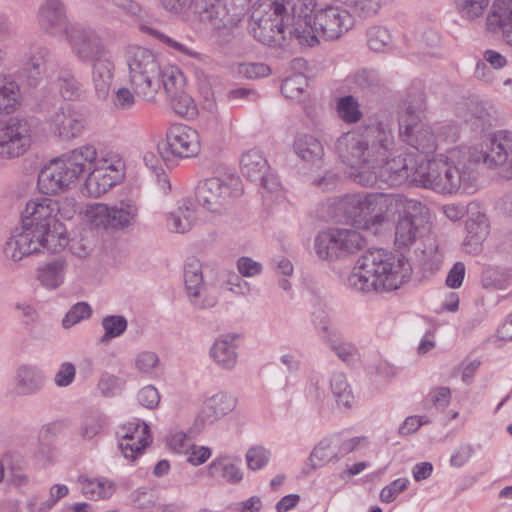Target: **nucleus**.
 <instances>
[{
    "mask_svg": "<svg viewBox=\"0 0 512 512\" xmlns=\"http://www.w3.org/2000/svg\"><path fill=\"white\" fill-rule=\"evenodd\" d=\"M480 162L488 168H502V176L512 179V133L496 132L485 151H452L445 160H429L418 167L414 185L442 194H452L460 188L468 192L477 178L476 168Z\"/></svg>",
    "mask_w": 512,
    "mask_h": 512,
    "instance_id": "1",
    "label": "nucleus"
},
{
    "mask_svg": "<svg viewBox=\"0 0 512 512\" xmlns=\"http://www.w3.org/2000/svg\"><path fill=\"white\" fill-rule=\"evenodd\" d=\"M57 203L47 197L29 200L22 213V225L12 232L4 254L13 261L42 251L57 252L66 244L64 226L56 219Z\"/></svg>",
    "mask_w": 512,
    "mask_h": 512,
    "instance_id": "2",
    "label": "nucleus"
},
{
    "mask_svg": "<svg viewBox=\"0 0 512 512\" xmlns=\"http://www.w3.org/2000/svg\"><path fill=\"white\" fill-rule=\"evenodd\" d=\"M395 146L392 130L378 123L342 134L336 142V151L344 164L358 170L356 182L374 186L377 184L376 166L392 155Z\"/></svg>",
    "mask_w": 512,
    "mask_h": 512,
    "instance_id": "3",
    "label": "nucleus"
},
{
    "mask_svg": "<svg viewBox=\"0 0 512 512\" xmlns=\"http://www.w3.org/2000/svg\"><path fill=\"white\" fill-rule=\"evenodd\" d=\"M411 271V265L402 255L395 256L384 249L368 250L357 260L348 284L361 292L391 291L405 283Z\"/></svg>",
    "mask_w": 512,
    "mask_h": 512,
    "instance_id": "4",
    "label": "nucleus"
},
{
    "mask_svg": "<svg viewBox=\"0 0 512 512\" xmlns=\"http://www.w3.org/2000/svg\"><path fill=\"white\" fill-rule=\"evenodd\" d=\"M96 156V149L85 145L53 159L38 175L39 190L46 195L66 190L86 171L92 169Z\"/></svg>",
    "mask_w": 512,
    "mask_h": 512,
    "instance_id": "5",
    "label": "nucleus"
},
{
    "mask_svg": "<svg viewBox=\"0 0 512 512\" xmlns=\"http://www.w3.org/2000/svg\"><path fill=\"white\" fill-rule=\"evenodd\" d=\"M290 0H262L253 5L249 29L254 38L269 46H282L286 40L284 17Z\"/></svg>",
    "mask_w": 512,
    "mask_h": 512,
    "instance_id": "6",
    "label": "nucleus"
},
{
    "mask_svg": "<svg viewBox=\"0 0 512 512\" xmlns=\"http://www.w3.org/2000/svg\"><path fill=\"white\" fill-rule=\"evenodd\" d=\"M425 109L422 93L409 95L404 101V112L399 118V137L423 154L437 148L436 137L429 126L419 123V114Z\"/></svg>",
    "mask_w": 512,
    "mask_h": 512,
    "instance_id": "7",
    "label": "nucleus"
},
{
    "mask_svg": "<svg viewBox=\"0 0 512 512\" xmlns=\"http://www.w3.org/2000/svg\"><path fill=\"white\" fill-rule=\"evenodd\" d=\"M129 81L134 92L152 100L160 90L161 66L156 55L143 47H132L128 56Z\"/></svg>",
    "mask_w": 512,
    "mask_h": 512,
    "instance_id": "8",
    "label": "nucleus"
},
{
    "mask_svg": "<svg viewBox=\"0 0 512 512\" xmlns=\"http://www.w3.org/2000/svg\"><path fill=\"white\" fill-rule=\"evenodd\" d=\"M365 246V238L354 228L326 229L318 233L314 242L318 257L327 261L346 258L362 250Z\"/></svg>",
    "mask_w": 512,
    "mask_h": 512,
    "instance_id": "9",
    "label": "nucleus"
},
{
    "mask_svg": "<svg viewBox=\"0 0 512 512\" xmlns=\"http://www.w3.org/2000/svg\"><path fill=\"white\" fill-rule=\"evenodd\" d=\"M32 144V128L24 118L0 121V159L11 160L24 155Z\"/></svg>",
    "mask_w": 512,
    "mask_h": 512,
    "instance_id": "10",
    "label": "nucleus"
},
{
    "mask_svg": "<svg viewBox=\"0 0 512 512\" xmlns=\"http://www.w3.org/2000/svg\"><path fill=\"white\" fill-rule=\"evenodd\" d=\"M201 148L198 132L186 125H173L165 141L159 143L158 151L164 161L173 158H191L199 154Z\"/></svg>",
    "mask_w": 512,
    "mask_h": 512,
    "instance_id": "11",
    "label": "nucleus"
},
{
    "mask_svg": "<svg viewBox=\"0 0 512 512\" xmlns=\"http://www.w3.org/2000/svg\"><path fill=\"white\" fill-rule=\"evenodd\" d=\"M66 39L81 62L92 63L110 55L103 39L90 28L71 26L70 31H66Z\"/></svg>",
    "mask_w": 512,
    "mask_h": 512,
    "instance_id": "12",
    "label": "nucleus"
},
{
    "mask_svg": "<svg viewBox=\"0 0 512 512\" xmlns=\"http://www.w3.org/2000/svg\"><path fill=\"white\" fill-rule=\"evenodd\" d=\"M430 212L424 204H412L408 214L399 218L395 231V244L398 247H409L430 229Z\"/></svg>",
    "mask_w": 512,
    "mask_h": 512,
    "instance_id": "13",
    "label": "nucleus"
},
{
    "mask_svg": "<svg viewBox=\"0 0 512 512\" xmlns=\"http://www.w3.org/2000/svg\"><path fill=\"white\" fill-rule=\"evenodd\" d=\"M91 224L97 228L120 229L131 224L137 215V207L131 203L121 202L119 206L109 207L98 203L90 207Z\"/></svg>",
    "mask_w": 512,
    "mask_h": 512,
    "instance_id": "14",
    "label": "nucleus"
},
{
    "mask_svg": "<svg viewBox=\"0 0 512 512\" xmlns=\"http://www.w3.org/2000/svg\"><path fill=\"white\" fill-rule=\"evenodd\" d=\"M313 24L319 36L325 40H335L348 31L353 23L348 11L336 6H328L315 11Z\"/></svg>",
    "mask_w": 512,
    "mask_h": 512,
    "instance_id": "15",
    "label": "nucleus"
},
{
    "mask_svg": "<svg viewBox=\"0 0 512 512\" xmlns=\"http://www.w3.org/2000/svg\"><path fill=\"white\" fill-rule=\"evenodd\" d=\"M190 10L198 15L201 22L209 24L213 29H230L238 18L231 14L223 0H191Z\"/></svg>",
    "mask_w": 512,
    "mask_h": 512,
    "instance_id": "16",
    "label": "nucleus"
},
{
    "mask_svg": "<svg viewBox=\"0 0 512 512\" xmlns=\"http://www.w3.org/2000/svg\"><path fill=\"white\" fill-rule=\"evenodd\" d=\"M53 54L49 47L43 44H34L30 47L24 64V73L27 84L38 87L45 78L51 77Z\"/></svg>",
    "mask_w": 512,
    "mask_h": 512,
    "instance_id": "17",
    "label": "nucleus"
},
{
    "mask_svg": "<svg viewBox=\"0 0 512 512\" xmlns=\"http://www.w3.org/2000/svg\"><path fill=\"white\" fill-rule=\"evenodd\" d=\"M242 175L252 182H259L260 186L269 192L278 189L279 183L270 174L266 158L259 150L252 149L242 154L241 161Z\"/></svg>",
    "mask_w": 512,
    "mask_h": 512,
    "instance_id": "18",
    "label": "nucleus"
},
{
    "mask_svg": "<svg viewBox=\"0 0 512 512\" xmlns=\"http://www.w3.org/2000/svg\"><path fill=\"white\" fill-rule=\"evenodd\" d=\"M458 115L462 117L470 128L482 133L497 123V113L493 105L486 101L472 98L461 104L458 108Z\"/></svg>",
    "mask_w": 512,
    "mask_h": 512,
    "instance_id": "19",
    "label": "nucleus"
},
{
    "mask_svg": "<svg viewBox=\"0 0 512 512\" xmlns=\"http://www.w3.org/2000/svg\"><path fill=\"white\" fill-rule=\"evenodd\" d=\"M377 178L380 177L383 182L390 186H399L403 184H414V178L418 167L412 159L407 162L406 158L401 156L388 161V158L376 166Z\"/></svg>",
    "mask_w": 512,
    "mask_h": 512,
    "instance_id": "20",
    "label": "nucleus"
},
{
    "mask_svg": "<svg viewBox=\"0 0 512 512\" xmlns=\"http://www.w3.org/2000/svg\"><path fill=\"white\" fill-rule=\"evenodd\" d=\"M118 434L121 437L119 448L125 458L134 460L149 444V426L139 420L124 424Z\"/></svg>",
    "mask_w": 512,
    "mask_h": 512,
    "instance_id": "21",
    "label": "nucleus"
},
{
    "mask_svg": "<svg viewBox=\"0 0 512 512\" xmlns=\"http://www.w3.org/2000/svg\"><path fill=\"white\" fill-rule=\"evenodd\" d=\"M40 28L49 35H56L70 31L66 7L61 0H45L38 11Z\"/></svg>",
    "mask_w": 512,
    "mask_h": 512,
    "instance_id": "22",
    "label": "nucleus"
},
{
    "mask_svg": "<svg viewBox=\"0 0 512 512\" xmlns=\"http://www.w3.org/2000/svg\"><path fill=\"white\" fill-rule=\"evenodd\" d=\"M230 193L229 186L221 178L213 177L198 184L196 200L206 210L219 212Z\"/></svg>",
    "mask_w": 512,
    "mask_h": 512,
    "instance_id": "23",
    "label": "nucleus"
},
{
    "mask_svg": "<svg viewBox=\"0 0 512 512\" xmlns=\"http://www.w3.org/2000/svg\"><path fill=\"white\" fill-rule=\"evenodd\" d=\"M55 133L62 139L69 140L79 136L85 127L84 115L67 105L59 108L50 118Z\"/></svg>",
    "mask_w": 512,
    "mask_h": 512,
    "instance_id": "24",
    "label": "nucleus"
},
{
    "mask_svg": "<svg viewBox=\"0 0 512 512\" xmlns=\"http://www.w3.org/2000/svg\"><path fill=\"white\" fill-rule=\"evenodd\" d=\"M486 29L503 42L512 30V0H496L486 17Z\"/></svg>",
    "mask_w": 512,
    "mask_h": 512,
    "instance_id": "25",
    "label": "nucleus"
},
{
    "mask_svg": "<svg viewBox=\"0 0 512 512\" xmlns=\"http://www.w3.org/2000/svg\"><path fill=\"white\" fill-rule=\"evenodd\" d=\"M184 282L188 296L195 307L207 309L215 306L216 299L214 297H206L201 302L198 301L205 288L201 265L198 260L194 259L186 264Z\"/></svg>",
    "mask_w": 512,
    "mask_h": 512,
    "instance_id": "26",
    "label": "nucleus"
},
{
    "mask_svg": "<svg viewBox=\"0 0 512 512\" xmlns=\"http://www.w3.org/2000/svg\"><path fill=\"white\" fill-rule=\"evenodd\" d=\"M122 167L123 163L120 160L114 163H108V161L105 160L103 166L88 170V175L85 180V186L88 192L93 196H100L106 193L116 183L115 178L111 176L108 171L118 172Z\"/></svg>",
    "mask_w": 512,
    "mask_h": 512,
    "instance_id": "27",
    "label": "nucleus"
},
{
    "mask_svg": "<svg viewBox=\"0 0 512 512\" xmlns=\"http://www.w3.org/2000/svg\"><path fill=\"white\" fill-rule=\"evenodd\" d=\"M115 65L110 55L92 62L91 83L99 99H106L114 79Z\"/></svg>",
    "mask_w": 512,
    "mask_h": 512,
    "instance_id": "28",
    "label": "nucleus"
},
{
    "mask_svg": "<svg viewBox=\"0 0 512 512\" xmlns=\"http://www.w3.org/2000/svg\"><path fill=\"white\" fill-rule=\"evenodd\" d=\"M361 219L365 220L364 228L377 233L378 227L384 224L381 208V193L361 194Z\"/></svg>",
    "mask_w": 512,
    "mask_h": 512,
    "instance_id": "29",
    "label": "nucleus"
},
{
    "mask_svg": "<svg viewBox=\"0 0 512 512\" xmlns=\"http://www.w3.org/2000/svg\"><path fill=\"white\" fill-rule=\"evenodd\" d=\"M15 381V393L20 396L35 394L43 387V376L29 365H22L17 369Z\"/></svg>",
    "mask_w": 512,
    "mask_h": 512,
    "instance_id": "30",
    "label": "nucleus"
},
{
    "mask_svg": "<svg viewBox=\"0 0 512 512\" xmlns=\"http://www.w3.org/2000/svg\"><path fill=\"white\" fill-rule=\"evenodd\" d=\"M235 407V400L224 393H218L210 397L201 411L202 422L214 423L221 417L231 412Z\"/></svg>",
    "mask_w": 512,
    "mask_h": 512,
    "instance_id": "31",
    "label": "nucleus"
},
{
    "mask_svg": "<svg viewBox=\"0 0 512 512\" xmlns=\"http://www.w3.org/2000/svg\"><path fill=\"white\" fill-rule=\"evenodd\" d=\"M236 338L237 335H223L214 342L210 350L212 358L223 368L230 369L236 364L237 353L233 344Z\"/></svg>",
    "mask_w": 512,
    "mask_h": 512,
    "instance_id": "32",
    "label": "nucleus"
},
{
    "mask_svg": "<svg viewBox=\"0 0 512 512\" xmlns=\"http://www.w3.org/2000/svg\"><path fill=\"white\" fill-rule=\"evenodd\" d=\"M294 151L304 161L317 162L324 155V147L320 140L310 134L300 133L294 140Z\"/></svg>",
    "mask_w": 512,
    "mask_h": 512,
    "instance_id": "33",
    "label": "nucleus"
},
{
    "mask_svg": "<svg viewBox=\"0 0 512 512\" xmlns=\"http://www.w3.org/2000/svg\"><path fill=\"white\" fill-rule=\"evenodd\" d=\"M66 267L64 259H55L37 269V279L44 287L55 289L63 283Z\"/></svg>",
    "mask_w": 512,
    "mask_h": 512,
    "instance_id": "34",
    "label": "nucleus"
},
{
    "mask_svg": "<svg viewBox=\"0 0 512 512\" xmlns=\"http://www.w3.org/2000/svg\"><path fill=\"white\" fill-rule=\"evenodd\" d=\"M412 204L422 203L415 199H408L400 194L381 193V208L384 223L389 222L390 218L396 214L399 215V218L408 214V207Z\"/></svg>",
    "mask_w": 512,
    "mask_h": 512,
    "instance_id": "35",
    "label": "nucleus"
},
{
    "mask_svg": "<svg viewBox=\"0 0 512 512\" xmlns=\"http://www.w3.org/2000/svg\"><path fill=\"white\" fill-rule=\"evenodd\" d=\"M196 219L194 206L191 200H184L183 204L176 211L170 213L167 219V226L176 233L189 231Z\"/></svg>",
    "mask_w": 512,
    "mask_h": 512,
    "instance_id": "36",
    "label": "nucleus"
},
{
    "mask_svg": "<svg viewBox=\"0 0 512 512\" xmlns=\"http://www.w3.org/2000/svg\"><path fill=\"white\" fill-rule=\"evenodd\" d=\"M186 78L176 66L165 65L161 70L160 88L163 87L168 97H175L185 90Z\"/></svg>",
    "mask_w": 512,
    "mask_h": 512,
    "instance_id": "37",
    "label": "nucleus"
},
{
    "mask_svg": "<svg viewBox=\"0 0 512 512\" xmlns=\"http://www.w3.org/2000/svg\"><path fill=\"white\" fill-rule=\"evenodd\" d=\"M361 194H348L339 198L335 202V211L339 221H353L357 222L358 218L361 219Z\"/></svg>",
    "mask_w": 512,
    "mask_h": 512,
    "instance_id": "38",
    "label": "nucleus"
},
{
    "mask_svg": "<svg viewBox=\"0 0 512 512\" xmlns=\"http://www.w3.org/2000/svg\"><path fill=\"white\" fill-rule=\"evenodd\" d=\"M69 251L79 259H85L91 255L95 247L94 235L90 229H84L74 235L70 240L65 238Z\"/></svg>",
    "mask_w": 512,
    "mask_h": 512,
    "instance_id": "39",
    "label": "nucleus"
},
{
    "mask_svg": "<svg viewBox=\"0 0 512 512\" xmlns=\"http://www.w3.org/2000/svg\"><path fill=\"white\" fill-rule=\"evenodd\" d=\"M20 104V89L16 82L0 81V113L11 114Z\"/></svg>",
    "mask_w": 512,
    "mask_h": 512,
    "instance_id": "40",
    "label": "nucleus"
},
{
    "mask_svg": "<svg viewBox=\"0 0 512 512\" xmlns=\"http://www.w3.org/2000/svg\"><path fill=\"white\" fill-rule=\"evenodd\" d=\"M210 477L222 478L231 484L239 483L243 474L240 469L226 459H218L213 461L207 470Z\"/></svg>",
    "mask_w": 512,
    "mask_h": 512,
    "instance_id": "41",
    "label": "nucleus"
},
{
    "mask_svg": "<svg viewBox=\"0 0 512 512\" xmlns=\"http://www.w3.org/2000/svg\"><path fill=\"white\" fill-rule=\"evenodd\" d=\"M352 82L357 89L365 94H375L380 91L382 86L378 73L368 68L357 70L352 76Z\"/></svg>",
    "mask_w": 512,
    "mask_h": 512,
    "instance_id": "42",
    "label": "nucleus"
},
{
    "mask_svg": "<svg viewBox=\"0 0 512 512\" xmlns=\"http://www.w3.org/2000/svg\"><path fill=\"white\" fill-rule=\"evenodd\" d=\"M79 481L83 494L89 499H107L114 493L113 484L109 481L91 480L85 476H80Z\"/></svg>",
    "mask_w": 512,
    "mask_h": 512,
    "instance_id": "43",
    "label": "nucleus"
},
{
    "mask_svg": "<svg viewBox=\"0 0 512 512\" xmlns=\"http://www.w3.org/2000/svg\"><path fill=\"white\" fill-rule=\"evenodd\" d=\"M289 34L302 46L312 47L319 42V34L315 30V25H312L311 20H297L295 27L289 30Z\"/></svg>",
    "mask_w": 512,
    "mask_h": 512,
    "instance_id": "44",
    "label": "nucleus"
},
{
    "mask_svg": "<svg viewBox=\"0 0 512 512\" xmlns=\"http://www.w3.org/2000/svg\"><path fill=\"white\" fill-rule=\"evenodd\" d=\"M307 86L308 81L306 77L302 74H295L283 81L281 92L286 98L300 101Z\"/></svg>",
    "mask_w": 512,
    "mask_h": 512,
    "instance_id": "45",
    "label": "nucleus"
},
{
    "mask_svg": "<svg viewBox=\"0 0 512 512\" xmlns=\"http://www.w3.org/2000/svg\"><path fill=\"white\" fill-rule=\"evenodd\" d=\"M337 112L339 117L346 123H355L359 121L362 116L359 103L352 95L339 98L337 102Z\"/></svg>",
    "mask_w": 512,
    "mask_h": 512,
    "instance_id": "46",
    "label": "nucleus"
},
{
    "mask_svg": "<svg viewBox=\"0 0 512 512\" xmlns=\"http://www.w3.org/2000/svg\"><path fill=\"white\" fill-rule=\"evenodd\" d=\"M331 389L339 406L351 407L353 394L343 374H336L331 380Z\"/></svg>",
    "mask_w": 512,
    "mask_h": 512,
    "instance_id": "47",
    "label": "nucleus"
},
{
    "mask_svg": "<svg viewBox=\"0 0 512 512\" xmlns=\"http://www.w3.org/2000/svg\"><path fill=\"white\" fill-rule=\"evenodd\" d=\"M104 423L105 418L100 412L93 411L86 413L83 416L81 423V436L85 439L94 438L97 434H99V432L103 428Z\"/></svg>",
    "mask_w": 512,
    "mask_h": 512,
    "instance_id": "48",
    "label": "nucleus"
},
{
    "mask_svg": "<svg viewBox=\"0 0 512 512\" xmlns=\"http://www.w3.org/2000/svg\"><path fill=\"white\" fill-rule=\"evenodd\" d=\"M127 320L121 315H109L102 319V326L105 334L101 338V342H106L112 338L122 335L127 329Z\"/></svg>",
    "mask_w": 512,
    "mask_h": 512,
    "instance_id": "49",
    "label": "nucleus"
},
{
    "mask_svg": "<svg viewBox=\"0 0 512 512\" xmlns=\"http://www.w3.org/2000/svg\"><path fill=\"white\" fill-rule=\"evenodd\" d=\"M172 109L180 116L193 118L197 115V108L194 100L186 91L177 93L175 97H168Z\"/></svg>",
    "mask_w": 512,
    "mask_h": 512,
    "instance_id": "50",
    "label": "nucleus"
},
{
    "mask_svg": "<svg viewBox=\"0 0 512 512\" xmlns=\"http://www.w3.org/2000/svg\"><path fill=\"white\" fill-rule=\"evenodd\" d=\"M456 5L463 18L474 20L482 16L489 0H456Z\"/></svg>",
    "mask_w": 512,
    "mask_h": 512,
    "instance_id": "51",
    "label": "nucleus"
},
{
    "mask_svg": "<svg viewBox=\"0 0 512 512\" xmlns=\"http://www.w3.org/2000/svg\"><path fill=\"white\" fill-rule=\"evenodd\" d=\"M367 43L371 50L383 51L391 43V35L389 31L381 26H375L369 29L367 33Z\"/></svg>",
    "mask_w": 512,
    "mask_h": 512,
    "instance_id": "52",
    "label": "nucleus"
},
{
    "mask_svg": "<svg viewBox=\"0 0 512 512\" xmlns=\"http://www.w3.org/2000/svg\"><path fill=\"white\" fill-rule=\"evenodd\" d=\"M92 309L86 302H78L71 307L62 320L64 328H70L71 326L79 323L83 319H87L91 316Z\"/></svg>",
    "mask_w": 512,
    "mask_h": 512,
    "instance_id": "53",
    "label": "nucleus"
},
{
    "mask_svg": "<svg viewBox=\"0 0 512 512\" xmlns=\"http://www.w3.org/2000/svg\"><path fill=\"white\" fill-rule=\"evenodd\" d=\"M333 457H336V454L330 451V442L323 440L312 450L309 456V465L312 469H316Z\"/></svg>",
    "mask_w": 512,
    "mask_h": 512,
    "instance_id": "54",
    "label": "nucleus"
},
{
    "mask_svg": "<svg viewBox=\"0 0 512 512\" xmlns=\"http://www.w3.org/2000/svg\"><path fill=\"white\" fill-rule=\"evenodd\" d=\"M316 0H296V2L287 5V9L290 8L294 19L312 21L311 13L315 11Z\"/></svg>",
    "mask_w": 512,
    "mask_h": 512,
    "instance_id": "55",
    "label": "nucleus"
},
{
    "mask_svg": "<svg viewBox=\"0 0 512 512\" xmlns=\"http://www.w3.org/2000/svg\"><path fill=\"white\" fill-rule=\"evenodd\" d=\"M466 227L471 239L476 242L484 240L489 233V225L485 215H478L476 219H469Z\"/></svg>",
    "mask_w": 512,
    "mask_h": 512,
    "instance_id": "56",
    "label": "nucleus"
},
{
    "mask_svg": "<svg viewBox=\"0 0 512 512\" xmlns=\"http://www.w3.org/2000/svg\"><path fill=\"white\" fill-rule=\"evenodd\" d=\"M58 86L64 99L74 100L80 96V83L72 75L59 77Z\"/></svg>",
    "mask_w": 512,
    "mask_h": 512,
    "instance_id": "57",
    "label": "nucleus"
},
{
    "mask_svg": "<svg viewBox=\"0 0 512 512\" xmlns=\"http://www.w3.org/2000/svg\"><path fill=\"white\" fill-rule=\"evenodd\" d=\"M269 460V452L261 446L252 447L246 453L247 465L252 470L264 467Z\"/></svg>",
    "mask_w": 512,
    "mask_h": 512,
    "instance_id": "58",
    "label": "nucleus"
},
{
    "mask_svg": "<svg viewBox=\"0 0 512 512\" xmlns=\"http://www.w3.org/2000/svg\"><path fill=\"white\" fill-rule=\"evenodd\" d=\"M142 30L157 39H159L161 42L167 44L169 47L175 49L176 51H179L183 54L189 55V56H195L196 53L192 52L188 47H186L184 44L175 41L174 39L166 36L165 34L159 32L158 30L148 27V26H142Z\"/></svg>",
    "mask_w": 512,
    "mask_h": 512,
    "instance_id": "59",
    "label": "nucleus"
},
{
    "mask_svg": "<svg viewBox=\"0 0 512 512\" xmlns=\"http://www.w3.org/2000/svg\"><path fill=\"white\" fill-rule=\"evenodd\" d=\"M408 485V480L405 478H399L394 480L390 485L384 487L380 493V499L382 502L390 503L396 496L403 492Z\"/></svg>",
    "mask_w": 512,
    "mask_h": 512,
    "instance_id": "60",
    "label": "nucleus"
},
{
    "mask_svg": "<svg viewBox=\"0 0 512 512\" xmlns=\"http://www.w3.org/2000/svg\"><path fill=\"white\" fill-rule=\"evenodd\" d=\"M75 375V366L70 362H64L55 374L54 382L59 387H66L73 382Z\"/></svg>",
    "mask_w": 512,
    "mask_h": 512,
    "instance_id": "61",
    "label": "nucleus"
},
{
    "mask_svg": "<svg viewBox=\"0 0 512 512\" xmlns=\"http://www.w3.org/2000/svg\"><path fill=\"white\" fill-rule=\"evenodd\" d=\"M138 401L142 406L154 409L160 401L158 390L152 385L145 386L138 393Z\"/></svg>",
    "mask_w": 512,
    "mask_h": 512,
    "instance_id": "62",
    "label": "nucleus"
},
{
    "mask_svg": "<svg viewBox=\"0 0 512 512\" xmlns=\"http://www.w3.org/2000/svg\"><path fill=\"white\" fill-rule=\"evenodd\" d=\"M339 180L337 173L327 170L322 176L314 178L313 184L322 191H330L337 187Z\"/></svg>",
    "mask_w": 512,
    "mask_h": 512,
    "instance_id": "63",
    "label": "nucleus"
},
{
    "mask_svg": "<svg viewBox=\"0 0 512 512\" xmlns=\"http://www.w3.org/2000/svg\"><path fill=\"white\" fill-rule=\"evenodd\" d=\"M188 454L187 461L194 466L203 464L211 456V450L208 447L192 445L186 450Z\"/></svg>",
    "mask_w": 512,
    "mask_h": 512,
    "instance_id": "64",
    "label": "nucleus"
}]
</instances>
